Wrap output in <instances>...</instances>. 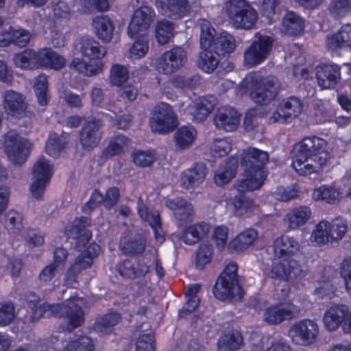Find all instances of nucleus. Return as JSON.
I'll return each instance as SVG.
<instances>
[{
    "label": "nucleus",
    "mask_w": 351,
    "mask_h": 351,
    "mask_svg": "<svg viewBox=\"0 0 351 351\" xmlns=\"http://www.w3.org/2000/svg\"><path fill=\"white\" fill-rule=\"evenodd\" d=\"M232 147V140L228 137H224L215 138L210 148L215 156L222 157L231 151Z\"/></svg>",
    "instance_id": "57"
},
{
    "label": "nucleus",
    "mask_w": 351,
    "mask_h": 351,
    "mask_svg": "<svg viewBox=\"0 0 351 351\" xmlns=\"http://www.w3.org/2000/svg\"><path fill=\"white\" fill-rule=\"evenodd\" d=\"M279 89V82L274 76L262 77L257 73L246 75L237 88V93L241 95L248 94L258 105L245 114L244 126L246 130H252L258 125V119L270 111L269 104L276 99Z\"/></svg>",
    "instance_id": "2"
},
{
    "label": "nucleus",
    "mask_w": 351,
    "mask_h": 351,
    "mask_svg": "<svg viewBox=\"0 0 351 351\" xmlns=\"http://www.w3.org/2000/svg\"><path fill=\"white\" fill-rule=\"evenodd\" d=\"M10 27L12 32V44L19 47L27 46L32 38L31 33L28 30L23 28L16 29L13 27Z\"/></svg>",
    "instance_id": "59"
},
{
    "label": "nucleus",
    "mask_w": 351,
    "mask_h": 351,
    "mask_svg": "<svg viewBox=\"0 0 351 351\" xmlns=\"http://www.w3.org/2000/svg\"><path fill=\"white\" fill-rule=\"evenodd\" d=\"M313 199L328 204H335L339 202L343 196V189L335 185H322L314 189Z\"/></svg>",
    "instance_id": "34"
},
{
    "label": "nucleus",
    "mask_w": 351,
    "mask_h": 351,
    "mask_svg": "<svg viewBox=\"0 0 351 351\" xmlns=\"http://www.w3.org/2000/svg\"><path fill=\"white\" fill-rule=\"evenodd\" d=\"M280 104L291 118L298 117L302 110V104L300 99L295 97L284 99Z\"/></svg>",
    "instance_id": "61"
},
{
    "label": "nucleus",
    "mask_w": 351,
    "mask_h": 351,
    "mask_svg": "<svg viewBox=\"0 0 351 351\" xmlns=\"http://www.w3.org/2000/svg\"><path fill=\"white\" fill-rule=\"evenodd\" d=\"M65 141L56 134H51L47 142L45 151L51 157H58L64 148Z\"/></svg>",
    "instance_id": "58"
},
{
    "label": "nucleus",
    "mask_w": 351,
    "mask_h": 351,
    "mask_svg": "<svg viewBox=\"0 0 351 351\" xmlns=\"http://www.w3.org/2000/svg\"><path fill=\"white\" fill-rule=\"evenodd\" d=\"M137 212L139 217L144 221L147 222L153 229L156 240L162 243L165 241L164 235L160 232L161 221L158 211L149 210L143 203L141 198L137 202Z\"/></svg>",
    "instance_id": "23"
},
{
    "label": "nucleus",
    "mask_w": 351,
    "mask_h": 351,
    "mask_svg": "<svg viewBox=\"0 0 351 351\" xmlns=\"http://www.w3.org/2000/svg\"><path fill=\"white\" fill-rule=\"evenodd\" d=\"M299 250V242L290 236L284 235L277 237L273 243V252L276 258L292 256Z\"/></svg>",
    "instance_id": "31"
},
{
    "label": "nucleus",
    "mask_w": 351,
    "mask_h": 351,
    "mask_svg": "<svg viewBox=\"0 0 351 351\" xmlns=\"http://www.w3.org/2000/svg\"><path fill=\"white\" fill-rule=\"evenodd\" d=\"M33 179L49 181L53 173V165L44 157L40 158L33 167Z\"/></svg>",
    "instance_id": "49"
},
{
    "label": "nucleus",
    "mask_w": 351,
    "mask_h": 351,
    "mask_svg": "<svg viewBox=\"0 0 351 351\" xmlns=\"http://www.w3.org/2000/svg\"><path fill=\"white\" fill-rule=\"evenodd\" d=\"M14 65L21 69L33 70L38 69V51L26 49L14 56Z\"/></svg>",
    "instance_id": "39"
},
{
    "label": "nucleus",
    "mask_w": 351,
    "mask_h": 351,
    "mask_svg": "<svg viewBox=\"0 0 351 351\" xmlns=\"http://www.w3.org/2000/svg\"><path fill=\"white\" fill-rule=\"evenodd\" d=\"M130 145V140L124 136L118 135L112 138L103 152L106 158L112 157L120 154Z\"/></svg>",
    "instance_id": "50"
},
{
    "label": "nucleus",
    "mask_w": 351,
    "mask_h": 351,
    "mask_svg": "<svg viewBox=\"0 0 351 351\" xmlns=\"http://www.w3.org/2000/svg\"><path fill=\"white\" fill-rule=\"evenodd\" d=\"M197 132L192 125H184L179 128L174 134L173 140L177 150H185L195 143Z\"/></svg>",
    "instance_id": "36"
},
{
    "label": "nucleus",
    "mask_w": 351,
    "mask_h": 351,
    "mask_svg": "<svg viewBox=\"0 0 351 351\" xmlns=\"http://www.w3.org/2000/svg\"><path fill=\"white\" fill-rule=\"evenodd\" d=\"M154 16V10L149 6L143 5L136 9L128 27V34L133 38L138 34H145L149 28Z\"/></svg>",
    "instance_id": "18"
},
{
    "label": "nucleus",
    "mask_w": 351,
    "mask_h": 351,
    "mask_svg": "<svg viewBox=\"0 0 351 351\" xmlns=\"http://www.w3.org/2000/svg\"><path fill=\"white\" fill-rule=\"evenodd\" d=\"M199 25L201 29L200 45L204 51L200 53L197 64L200 69L209 73L216 69L219 63L218 59L213 51L208 50L212 47L215 29L206 19H200Z\"/></svg>",
    "instance_id": "8"
},
{
    "label": "nucleus",
    "mask_w": 351,
    "mask_h": 351,
    "mask_svg": "<svg viewBox=\"0 0 351 351\" xmlns=\"http://www.w3.org/2000/svg\"><path fill=\"white\" fill-rule=\"evenodd\" d=\"M135 351H154V335L149 330L137 338Z\"/></svg>",
    "instance_id": "63"
},
{
    "label": "nucleus",
    "mask_w": 351,
    "mask_h": 351,
    "mask_svg": "<svg viewBox=\"0 0 351 351\" xmlns=\"http://www.w3.org/2000/svg\"><path fill=\"white\" fill-rule=\"evenodd\" d=\"M154 132L167 134L178 126V122L172 107L166 103L156 106L149 120Z\"/></svg>",
    "instance_id": "12"
},
{
    "label": "nucleus",
    "mask_w": 351,
    "mask_h": 351,
    "mask_svg": "<svg viewBox=\"0 0 351 351\" xmlns=\"http://www.w3.org/2000/svg\"><path fill=\"white\" fill-rule=\"evenodd\" d=\"M229 228L225 225L217 226L214 228L212 234V240L219 250L228 247V237Z\"/></svg>",
    "instance_id": "55"
},
{
    "label": "nucleus",
    "mask_w": 351,
    "mask_h": 351,
    "mask_svg": "<svg viewBox=\"0 0 351 351\" xmlns=\"http://www.w3.org/2000/svg\"><path fill=\"white\" fill-rule=\"evenodd\" d=\"M2 104L6 114L15 119L29 117L25 97L14 90L8 89L2 94Z\"/></svg>",
    "instance_id": "16"
},
{
    "label": "nucleus",
    "mask_w": 351,
    "mask_h": 351,
    "mask_svg": "<svg viewBox=\"0 0 351 351\" xmlns=\"http://www.w3.org/2000/svg\"><path fill=\"white\" fill-rule=\"evenodd\" d=\"M316 79L322 89H333L341 81V67L336 64L319 65L316 68Z\"/></svg>",
    "instance_id": "19"
},
{
    "label": "nucleus",
    "mask_w": 351,
    "mask_h": 351,
    "mask_svg": "<svg viewBox=\"0 0 351 351\" xmlns=\"http://www.w3.org/2000/svg\"><path fill=\"white\" fill-rule=\"evenodd\" d=\"M206 176V166L202 163L196 164L182 173L180 185L185 189H195L204 182Z\"/></svg>",
    "instance_id": "26"
},
{
    "label": "nucleus",
    "mask_w": 351,
    "mask_h": 351,
    "mask_svg": "<svg viewBox=\"0 0 351 351\" xmlns=\"http://www.w3.org/2000/svg\"><path fill=\"white\" fill-rule=\"evenodd\" d=\"M304 27V21L293 12L287 13L282 20L280 31L285 34L295 36L300 34Z\"/></svg>",
    "instance_id": "41"
},
{
    "label": "nucleus",
    "mask_w": 351,
    "mask_h": 351,
    "mask_svg": "<svg viewBox=\"0 0 351 351\" xmlns=\"http://www.w3.org/2000/svg\"><path fill=\"white\" fill-rule=\"evenodd\" d=\"M210 230L207 223L200 222L189 226L183 232L181 240L186 244L193 245L206 237Z\"/></svg>",
    "instance_id": "38"
},
{
    "label": "nucleus",
    "mask_w": 351,
    "mask_h": 351,
    "mask_svg": "<svg viewBox=\"0 0 351 351\" xmlns=\"http://www.w3.org/2000/svg\"><path fill=\"white\" fill-rule=\"evenodd\" d=\"M215 296L221 301H237L243 297V291L237 278V265L231 263L224 269L213 288Z\"/></svg>",
    "instance_id": "7"
},
{
    "label": "nucleus",
    "mask_w": 351,
    "mask_h": 351,
    "mask_svg": "<svg viewBox=\"0 0 351 351\" xmlns=\"http://www.w3.org/2000/svg\"><path fill=\"white\" fill-rule=\"evenodd\" d=\"M319 335L318 323L311 319L295 322L289 328L287 336L291 342L298 346H310L314 344Z\"/></svg>",
    "instance_id": "9"
},
{
    "label": "nucleus",
    "mask_w": 351,
    "mask_h": 351,
    "mask_svg": "<svg viewBox=\"0 0 351 351\" xmlns=\"http://www.w3.org/2000/svg\"><path fill=\"white\" fill-rule=\"evenodd\" d=\"M166 206L173 212L174 217L180 225L191 220L193 208L191 204L184 199L176 197L167 199Z\"/></svg>",
    "instance_id": "29"
},
{
    "label": "nucleus",
    "mask_w": 351,
    "mask_h": 351,
    "mask_svg": "<svg viewBox=\"0 0 351 351\" xmlns=\"http://www.w3.org/2000/svg\"><path fill=\"white\" fill-rule=\"evenodd\" d=\"M215 107V100L206 97H199L191 101L184 110L185 114L191 117L195 122H201L206 119Z\"/></svg>",
    "instance_id": "22"
},
{
    "label": "nucleus",
    "mask_w": 351,
    "mask_h": 351,
    "mask_svg": "<svg viewBox=\"0 0 351 351\" xmlns=\"http://www.w3.org/2000/svg\"><path fill=\"white\" fill-rule=\"evenodd\" d=\"M257 237L258 233L254 229H245L229 242L228 250L231 253L242 252L254 244Z\"/></svg>",
    "instance_id": "30"
},
{
    "label": "nucleus",
    "mask_w": 351,
    "mask_h": 351,
    "mask_svg": "<svg viewBox=\"0 0 351 351\" xmlns=\"http://www.w3.org/2000/svg\"><path fill=\"white\" fill-rule=\"evenodd\" d=\"M327 143L324 139L313 136L304 138L293 149L292 167L300 176L319 173L329 160Z\"/></svg>",
    "instance_id": "3"
},
{
    "label": "nucleus",
    "mask_w": 351,
    "mask_h": 351,
    "mask_svg": "<svg viewBox=\"0 0 351 351\" xmlns=\"http://www.w3.org/2000/svg\"><path fill=\"white\" fill-rule=\"evenodd\" d=\"M80 52L88 60L74 58L69 67L80 74L92 77L101 73L105 63L103 59L107 54V49L93 38H85L81 40Z\"/></svg>",
    "instance_id": "5"
},
{
    "label": "nucleus",
    "mask_w": 351,
    "mask_h": 351,
    "mask_svg": "<svg viewBox=\"0 0 351 351\" xmlns=\"http://www.w3.org/2000/svg\"><path fill=\"white\" fill-rule=\"evenodd\" d=\"M175 27L173 24L167 20L158 22L156 27V37L158 43L164 45L167 43L174 35Z\"/></svg>",
    "instance_id": "52"
},
{
    "label": "nucleus",
    "mask_w": 351,
    "mask_h": 351,
    "mask_svg": "<svg viewBox=\"0 0 351 351\" xmlns=\"http://www.w3.org/2000/svg\"><path fill=\"white\" fill-rule=\"evenodd\" d=\"M347 306L343 304H333L325 311L323 323L328 331H336L340 326L342 328Z\"/></svg>",
    "instance_id": "28"
},
{
    "label": "nucleus",
    "mask_w": 351,
    "mask_h": 351,
    "mask_svg": "<svg viewBox=\"0 0 351 351\" xmlns=\"http://www.w3.org/2000/svg\"><path fill=\"white\" fill-rule=\"evenodd\" d=\"M187 59L186 51L180 47H175L165 51L158 60V70L164 74H171L180 69Z\"/></svg>",
    "instance_id": "17"
},
{
    "label": "nucleus",
    "mask_w": 351,
    "mask_h": 351,
    "mask_svg": "<svg viewBox=\"0 0 351 351\" xmlns=\"http://www.w3.org/2000/svg\"><path fill=\"white\" fill-rule=\"evenodd\" d=\"M23 237L25 242L32 247L40 246L45 242L44 234L36 229H27L23 234Z\"/></svg>",
    "instance_id": "64"
},
{
    "label": "nucleus",
    "mask_w": 351,
    "mask_h": 351,
    "mask_svg": "<svg viewBox=\"0 0 351 351\" xmlns=\"http://www.w3.org/2000/svg\"><path fill=\"white\" fill-rule=\"evenodd\" d=\"M305 274L302 266L294 259H285L274 264L267 274L270 278H278L295 286L299 285Z\"/></svg>",
    "instance_id": "13"
},
{
    "label": "nucleus",
    "mask_w": 351,
    "mask_h": 351,
    "mask_svg": "<svg viewBox=\"0 0 351 351\" xmlns=\"http://www.w3.org/2000/svg\"><path fill=\"white\" fill-rule=\"evenodd\" d=\"M268 160L269 155L265 151L253 147H247L243 149L240 165L243 171V178L238 182L235 189L239 194L229 199V204L241 214L252 210V200L242 193L245 191L258 190L263 186L267 178L263 167Z\"/></svg>",
    "instance_id": "1"
},
{
    "label": "nucleus",
    "mask_w": 351,
    "mask_h": 351,
    "mask_svg": "<svg viewBox=\"0 0 351 351\" xmlns=\"http://www.w3.org/2000/svg\"><path fill=\"white\" fill-rule=\"evenodd\" d=\"M129 78V71L127 66L116 64L110 69V80L112 85L119 86Z\"/></svg>",
    "instance_id": "56"
},
{
    "label": "nucleus",
    "mask_w": 351,
    "mask_h": 351,
    "mask_svg": "<svg viewBox=\"0 0 351 351\" xmlns=\"http://www.w3.org/2000/svg\"><path fill=\"white\" fill-rule=\"evenodd\" d=\"M32 143L21 136L16 131H8L4 137L5 152L9 160L14 165L24 163L32 149Z\"/></svg>",
    "instance_id": "10"
},
{
    "label": "nucleus",
    "mask_w": 351,
    "mask_h": 351,
    "mask_svg": "<svg viewBox=\"0 0 351 351\" xmlns=\"http://www.w3.org/2000/svg\"><path fill=\"white\" fill-rule=\"evenodd\" d=\"M197 78L194 76L177 75L170 82L165 84L162 88V93L167 98L173 100L176 98V94L171 91V87L184 90L192 88L197 83Z\"/></svg>",
    "instance_id": "37"
},
{
    "label": "nucleus",
    "mask_w": 351,
    "mask_h": 351,
    "mask_svg": "<svg viewBox=\"0 0 351 351\" xmlns=\"http://www.w3.org/2000/svg\"><path fill=\"white\" fill-rule=\"evenodd\" d=\"M93 32L104 43H109L113 37L114 27L111 19L106 16H95L92 21Z\"/></svg>",
    "instance_id": "35"
},
{
    "label": "nucleus",
    "mask_w": 351,
    "mask_h": 351,
    "mask_svg": "<svg viewBox=\"0 0 351 351\" xmlns=\"http://www.w3.org/2000/svg\"><path fill=\"white\" fill-rule=\"evenodd\" d=\"M5 227L11 236L18 235L23 228L22 215L14 210H9L5 216Z\"/></svg>",
    "instance_id": "46"
},
{
    "label": "nucleus",
    "mask_w": 351,
    "mask_h": 351,
    "mask_svg": "<svg viewBox=\"0 0 351 351\" xmlns=\"http://www.w3.org/2000/svg\"><path fill=\"white\" fill-rule=\"evenodd\" d=\"M61 351H94V346L89 337L82 336L75 340L65 341Z\"/></svg>",
    "instance_id": "51"
},
{
    "label": "nucleus",
    "mask_w": 351,
    "mask_h": 351,
    "mask_svg": "<svg viewBox=\"0 0 351 351\" xmlns=\"http://www.w3.org/2000/svg\"><path fill=\"white\" fill-rule=\"evenodd\" d=\"M101 123L99 121H91L86 123L83 126L80 141L84 149H90L97 147L101 138Z\"/></svg>",
    "instance_id": "21"
},
{
    "label": "nucleus",
    "mask_w": 351,
    "mask_h": 351,
    "mask_svg": "<svg viewBox=\"0 0 351 351\" xmlns=\"http://www.w3.org/2000/svg\"><path fill=\"white\" fill-rule=\"evenodd\" d=\"M329 14L335 18L343 17L351 11L350 0H331L328 7Z\"/></svg>",
    "instance_id": "54"
},
{
    "label": "nucleus",
    "mask_w": 351,
    "mask_h": 351,
    "mask_svg": "<svg viewBox=\"0 0 351 351\" xmlns=\"http://www.w3.org/2000/svg\"><path fill=\"white\" fill-rule=\"evenodd\" d=\"M326 45L328 49L332 51H351V24L343 25L337 32L328 35Z\"/></svg>",
    "instance_id": "27"
},
{
    "label": "nucleus",
    "mask_w": 351,
    "mask_h": 351,
    "mask_svg": "<svg viewBox=\"0 0 351 351\" xmlns=\"http://www.w3.org/2000/svg\"><path fill=\"white\" fill-rule=\"evenodd\" d=\"M101 247L93 243L78 255L75 263L68 269L64 276V284L66 286H73L77 282V275L83 270L93 264V258L100 253Z\"/></svg>",
    "instance_id": "15"
},
{
    "label": "nucleus",
    "mask_w": 351,
    "mask_h": 351,
    "mask_svg": "<svg viewBox=\"0 0 351 351\" xmlns=\"http://www.w3.org/2000/svg\"><path fill=\"white\" fill-rule=\"evenodd\" d=\"M240 123V116L238 112L230 106L219 108L213 117L215 126L226 132L237 130Z\"/></svg>",
    "instance_id": "20"
},
{
    "label": "nucleus",
    "mask_w": 351,
    "mask_h": 351,
    "mask_svg": "<svg viewBox=\"0 0 351 351\" xmlns=\"http://www.w3.org/2000/svg\"><path fill=\"white\" fill-rule=\"evenodd\" d=\"M34 88L38 104L43 107L46 106L49 97L48 95V82L45 75H39L36 78Z\"/></svg>",
    "instance_id": "48"
},
{
    "label": "nucleus",
    "mask_w": 351,
    "mask_h": 351,
    "mask_svg": "<svg viewBox=\"0 0 351 351\" xmlns=\"http://www.w3.org/2000/svg\"><path fill=\"white\" fill-rule=\"evenodd\" d=\"M237 167V160L233 158L221 163L214 176L215 184L218 186L228 184L234 177Z\"/></svg>",
    "instance_id": "40"
},
{
    "label": "nucleus",
    "mask_w": 351,
    "mask_h": 351,
    "mask_svg": "<svg viewBox=\"0 0 351 351\" xmlns=\"http://www.w3.org/2000/svg\"><path fill=\"white\" fill-rule=\"evenodd\" d=\"M328 221L322 220L318 222L312 231L311 235V241L312 243H315L317 245H323L328 243H331L328 232Z\"/></svg>",
    "instance_id": "47"
},
{
    "label": "nucleus",
    "mask_w": 351,
    "mask_h": 351,
    "mask_svg": "<svg viewBox=\"0 0 351 351\" xmlns=\"http://www.w3.org/2000/svg\"><path fill=\"white\" fill-rule=\"evenodd\" d=\"M157 4L173 19L187 16L190 9L187 0H157Z\"/></svg>",
    "instance_id": "33"
},
{
    "label": "nucleus",
    "mask_w": 351,
    "mask_h": 351,
    "mask_svg": "<svg viewBox=\"0 0 351 351\" xmlns=\"http://www.w3.org/2000/svg\"><path fill=\"white\" fill-rule=\"evenodd\" d=\"M300 313V307L292 302H280L266 307L263 311L262 317L269 325H278L297 317Z\"/></svg>",
    "instance_id": "14"
},
{
    "label": "nucleus",
    "mask_w": 351,
    "mask_h": 351,
    "mask_svg": "<svg viewBox=\"0 0 351 351\" xmlns=\"http://www.w3.org/2000/svg\"><path fill=\"white\" fill-rule=\"evenodd\" d=\"M223 12L229 23L237 29H250L258 20V13L245 0H228Z\"/></svg>",
    "instance_id": "6"
},
{
    "label": "nucleus",
    "mask_w": 351,
    "mask_h": 351,
    "mask_svg": "<svg viewBox=\"0 0 351 351\" xmlns=\"http://www.w3.org/2000/svg\"><path fill=\"white\" fill-rule=\"evenodd\" d=\"M215 35V32L213 34V38ZM213 45H214V49L217 50V53L223 54L232 53L236 47L234 37L225 32L221 33L215 40L213 38Z\"/></svg>",
    "instance_id": "44"
},
{
    "label": "nucleus",
    "mask_w": 351,
    "mask_h": 351,
    "mask_svg": "<svg viewBox=\"0 0 351 351\" xmlns=\"http://www.w3.org/2000/svg\"><path fill=\"white\" fill-rule=\"evenodd\" d=\"M243 342L240 332L234 331L221 336L218 340L217 345L219 350L229 351L239 349Z\"/></svg>",
    "instance_id": "43"
},
{
    "label": "nucleus",
    "mask_w": 351,
    "mask_h": 351,
    "mask_svg": "<svg viewBox=\"0 0 351 351\" xmlns=\"http://www.w3.org/2000/svg\"><path fill=\"white\" fill-rule=\"evenodd\" d=\"M298 187L295 185L291 186H279L274 192L275 198L281 202H288L299 195Z\"/></svg>",
    "instance_id": "60"
},
{
    "label": "nucleus",
    "mask_w": 351,
    "mask_h": 351,
    "mask_svg": "<svg viewBox=\"0 0 351 351\" xmlns=\"http://www.w3.org/2000/svg\"><path fill=\"white\" fill-rule=\"evenodd\" d=\"M134 163L141 167L152 165L156 160V154L153 150H136L132 155Z\"/></svg>",
    "instance_id": "53"
},
{
    "label": "nucleus",
    "mask_w": 351,
    "mask_h": 351,
    "mask_svg": "<svg viewBox=\"0 0 351 351\" xmlns=\"http://www.w3.org/2000/svg\"><path fill=\"white\" fill-rule=\"evenodd\" d=\"M90 225V221L85 217L75 218L69 224L65 232L68 237L77 240V247H80V243H87L91 237V232L87 230Z\"/></svg>",
    "instance_id": "24"
},
{
    "label": "nucleus",
    "mask_w": 351,
    "mask_h": 351,
    "mask_svg": "<svg viewBox=\"0 0 351 351\" xmlns=\"http://www.w3.org/2000/svg\"><path fill=\"white\" fill-rule=\"evenodd\" d=\"M329 236L331 242L341 239L347 230V225L341 219H336L329 221Z\"/></svg>",
    "instance_id": "62"
},
{
    "label": "nucleus",
    "mask_w": 351,
    "mask_h": 351,
    "mask_svg": "<svg viewBox=\"0 0 351 351\" xmlns=\"http://www.w3.org/2000/svg\"><path fill=\"white\" fill-rule=\"evenodd\" d=\"M27 302L31 310L30 320L32 322L39 320L43 317H62L66 322V329L71 330L80 326L84 321V312L82 309L83 299L72 296L64 304H40V299L35 294L30 293L27 296Z\"/></svg>",
    "instance_id": "4"
},
{
    "label": "nucleus",
    "mask_w": 351,
    "mask_h": 351,
    "mask_svg": "<svg viewBox=\"0 0 351 351\" xmlns=\"http://www.w3.org/2000/svg\"><path fill=\"white\" fill-rule=\"evenodd\" d=\"M64 58L50 48L38 50V69L45 68L59 70L65 65Z\"/></svg>",
    "instance_id": "32"
},
{
    "label": "nucleus",
    "mask_w": 351,
    "mask_h": 351,
    "mask_svg": "<svg viewBox=\"0 0 351 351\" xmlns=\"http://www.w3.org/2000/svg\"><path fill=\"white\" fill-rule=\"evenodd\" d=\"M119 320V314L116 313H108L98 318L94 324L93 328L97 333L101 335L109 334Z\"/></svg>",
    "instance_id": "42"
},
{
    "label": "nucleus",
    "mask_w": 351,
    "mask_h": 351,
    "mask_svg": "<svg viewBox=\"0 0 351 351\" xmlns=\"http://www.w3.org/2000/svg\"><path fill=\"white\" fill-rule=\"evenodd\" d=\"M135 40L129 49L128 57L132 60H139L143 58L149 51V39L145 34Z\"/></svg>",
    "instance_id": "45"
},
{
    "label": "nucleus",
    "mask_w": 351,
    "mask_h": 351,
    "mask_svg": "<svg viewBox=\"0 0 351 351\" xmlns=\"http://www.w3.org/2000/svg\"><path fill=\"white\" fill-rule=\"evenodd\" d=\"M273 42V38L269 36L256 34L254 41L244 51L245 65L253 67L263 62L272 49Z\"/></svg>",
    "instance_id": "11"
},
{
    "label": "nucleus",
    "mask_w": 351,
    "mask_h": 351,
    "mask_svg": "<svg viewBox=\"0 0 351 351\" xmlns=\"http://www.w3.org/2000/svg\"><path fill=\"white\" fill-rule=\"evenodd\" d=\"M312 217L309 206H299L291 208L284 217V224L289 230H294L305 225Z\"/></svg>",
    "instance_id": "25"
}]
</instances>
